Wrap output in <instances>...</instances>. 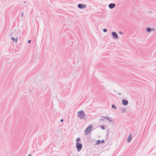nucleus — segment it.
I'll return each mask as SVG.
<instances>
[{
	"label": "nucleus",
	"instance_id": "1",
	"mask_svg": "<svg viewBox=\"0 0 156 156\" xmlns=\"http://www.w3.org/2000/svg\"><path fill=\"white\" fill-rule=\"evenodd\" d=\"M78 117L81 119H86L87 117L83 110L78 111L77 114Z\"/></svg>",
	"mask_w": 156,
	"mask_h": 156
},
{
	"label": "nucleus",
	"instance_id": "2",
	"mask_svg": "<svg viewBox=\"0 0 156 156\" xmlns=\"http://www.w3.org/2000/svg\"><path fill=\"white\" fill-rule=\"evenodd\" d=\"M93 129V126L92 125H90L85 130V134L87 135Z\"/></svg>",
	"mask_w": 156,
	"mask_h": 156
},
{
	"label": "nucleus",
	"instance_id": "3",
	"mask_svg": "<svg viewBox=\"0 0 156 156\" xmlns=\"http://www.w3.org/2000/svg\"><path fill=\"white\" fill-rule=\"evenodd\" d=\"M76 147L78 151H80L82 147V145L81 143H76Z\"/></svg>",
	"mask_w": 156,
	"mask_h": 156
},
{
	"label": "nucleus",
	"instance_id": "4",
	"mask_svg": "<svg viewBox=\"0 0 156 156\" xmlns=\"http://www.w3.org/2000/svg\"><path fill=\"white\" fill-rule=\"evenodd\" d=\"M78 7L81 9H84L86 8L87 6L85 4H79L77 5Z\"/></svg>",
	"mask_w": 156,
	"mask_h": 156
},
{
	"label": "nucleus",
	"instance_id": "5",
	"mask_svg": "<svg viewBox=\"0 0 156 156\" xmlns=\"http://www.w3.org/2000/svg\"><path fill=\"white\" fill-rule=\"evenodd\" d=\"M112 35L113 38L117 39L118 38V35L116 32H112Z\"/></svg>",
	"mask_w": 156,
	"mask_h": 156
},
{
	"label": "nucleus",
	"instance_id": "6",
	"mask_svg": "<svg viewBox=\"0 0 156 156\" xmlns=\"http://www.w3.org/2000/svg\"><path fill=\"white\" fill-rule=\"evenodd\" d=\"M102 118L108 120L109 121L111 122H112V119L111 118L109 117L108 116H102Z\"/></svg>",
	"mask_w": 156,
	"mask_h": 156
},
{
	"label": "nucleus",
	"instance_id": "7",
	"mask_svg": "<svg viewBox=\"0 0 156 156\" xmlns=\"http://www.w3.org/2000/svg\"><path fill=\"white\" fill-rule=\"evenodd\" d=\"M115 6V4L114 3H110L108 5V7L111 9H112L114 8Z\"/></svg>",
	"mask_w": 156,
	"mask_h": 156
},
{
	"label": "nucleus",
	"instance_id": "8",
	"mask_svg": "<svg viewBox=\"0 0 156 156\" xmlns=\"http://www.w3.org/2000/svg\"><path fill=\"white\" fill-rule=\"evenodd\" d=\"M132 137V135L131 134H130L128 137L127 141L128 142H129L131 141Z\"/></svg>",
	"mask_w": 156,
	"mask_h": 156
},
{
	"label": "nucleus",
	"instance_id": "9",
	"mask_svg": "<svg viewBox=\"0 0 156 156\" xmlns=\"http://www.w3.org/2000/svg\"><path fill=\"white\" fill-rule=\"evenodd\" d=\"M122 103L124 105H126L128 104V101L126 100H123Z\"/></svg>",
	"mask_w": 156,
	"mask_h": 156
},
{
	"label": "nucleus",
	"instance_id": "10",
	"mask_svg": "<svg viewBox=\"0 0 156 156\" xmlns=\"http://www.w3.org/2000/svg\"><path fill=\"white\" fill-rule=\"evenodd\" d=\"M76 143H79V142H81V140L80 137H78L76 139Z\"/></svg>",
	"mask_w": 156,
	"mask_h": 156
},
{
	"label": "nucleus",
	"instance_id": "11",
	"mask_svg": "<svg viewBox=\"0 0 156 156\" xmlns=\"http://www.w3.org/2000/svg\"><path fill=\"white\" fill-rule=\"evenodd\" d=\"M101 143V141L100 140H98L97 141L95 145H98L100 144Z\"/></svg>",
	"mask_w": 156,
	"mask_h": 156
},
{
	"label": "nucleus",
	"instance_id": "12",
	"mask_svg": "<svg viewBox=\"0 0 156 156\" xmlns=\"http://www.w3.org/2000/svg\"><path fill=\"white\" fill-rule=\"evenodd\" d=\"M146 31L149 32L151 31V29L150 28H148L146 29Z\"/></svg>",
	"mask_w": 156,
	"mask_h": 156
},
{
	"label": "nucleus",
	"instance_id": "13",
	"mask_svg": "<svg viewBox=\"0 0 156 156\" xmlns=\"http://www.w3.org/2000/svg\"><path fill=\"white\" fill-rule=\"evenodd\" d=\"M121 111L122 112H125L126 111V110L124 108H121Z\"/></svg>",
	"mask_w": 156,
	"mask_h": 156
},
{
	"label": "nucleus",
	"instance_id": "14",
	"mask_svg": "<svg viewBox=\"0 0 156 156\" xmlns=\"http://www.w3.org/2000/svg\"><path fill=\"white\" fill-rule=\"evenodd\" d=\"M112 108L115 109H116V106L114 105H112Z\"/></svg>",
	"mask_w": 156,
	"mask_h": 156
},
{
	"label": "nucleus",
	"instance_id": "15",
	"mask_svg": "<svg viewBox=\"0 0 156 156\" xmlns=\"http://www.w3.org/2000/svg\"><path fill=\"white\" fill-rule=\"evenodd\" d=\"M103 32H107V29H103Z\"/></svg>",
	"mask_w": 156,
	"mask_h": 156
},
{
	"label": "nucleus",
	"instance_id": "16",
	"mask_svg": "<svg viewBox=\"0 0 156 156\" xmlns=\"http://www.w3.org/2000/svg\"><path fill=\"white\" fill-rule=\"evenodd\" d=\"M18 37H16L15 38V42L16 43V42H17V41H18Z\"/></svg>",
	"mask_w": 156,
	"mask_h": 156
},
{
	"label": "nucleus",
	"instance_id": "17",
	"mask_svg": "<svg viewBox=\"0 0 156 156\" xmlns=\"http://www.w3.org/2000/svg\"><path fill=\"white\" fill-rule=\"evenodd\" d=\"M101 128L103 129H105V126H101Z\"/></svg>",
	"mask_w": 156,
	"mask_h": 156
},
{
	"label": "nucleus",
	"instance_id": "18",
	"mask_svg": "<svg viewBox=\"0 0 156 156\" xmlns=\"http://www.w3.org/2000/svg\"><path fill=\"white\" fill-rule=\"evenodd\" d=\"M11 38L12 40L13 41H14L15 39L13 37H12Z\"/></svg>",
	"mask_w": 156,
	"mask_h": 156
},
{
	"label": "nucleus",
	"instance_id": "19",
	"mask_svg": "<svg viewBox=\"0 0 156 156\" xmlns=\"http://www.w3.org/2000/svg\"><path fill=\"white\" fill-rule=\"evenodd\" d=\"M23 16V13L22 12L21 14V17L22 18Z\"/></svg>",
	"mask_w": 156,
	"mask_h": 156
},
{
	"label": "nucleus",
	"instance_id": "20",
	"mask_svg": "<svg viewBox=\"0 0 156 156\" xmlns=\"http://www.w3.org/2000/svg\"><path fill=\"white\" fill-rule=\"evenodd\" d=\"M119 34H122V31H119Z\"/></svg>",
	"mask_w": 156,
	"mask_h": 156
},
{
	"label": "nucleus",
	"instance_id": "21",
	"mask_svg": "<svg viewBox=\"0 0 156 156\" xmlns=\"http://www.w3.org/2000/svg\"><path fill=\"white\" fill-rule=\"evenodd\" d=\"M101 142L102 143H104L105 142V141L104 140H101Z\"/></svg>",
	"mask_w": 156,
	"mask_h": 156
},
{
	"label": "nucleus",
	"instance_id": "22",
	"mask_svg": "<svg viewBox=\"0 0 156 156\" xmlns=\"http://www.w3.org/2000/svg\"><path fill=\"white\" fill-rule=\"evenodd\" d=\"M28 42L29 44L30 43V42H31V40H28Z\"/></svg>",
	"mask_w": 156,
	"mask_h": 156
},
{
	"label": "nucleus",
	"instance_id": "23",
	"mask_svg": "<svg viewBox=\"0 0 156 156\" xmlns=\"http://www.w3.org/2000/svg\"><path fill=\"white\" fill-rule=\"evenodd\" d=\"M63 121V119H62L61 120V122H62Z\"/></svg>",
	"mask_w": 156,
	"mask_h": 156
},
{
	"label": "nucleus",
	"instance_id": "24",
	"mask_svg": "<svg viewBox=\"0 0 156 156\" xmlns=\"http://www.w3.org/2000/svg\"><path fill=\"white\" fill-rule=\"evenodd\" d=\"M119 95H121V93H119Z\"/></svg>",
	"mask_w": 156,
	"mask_h": 156
},
{
	"label": "nucleus",
	"instance_id": "25",
	"mask_svg": "<svg viewBox=\"0 0 156 156\" xmlns=\"http://www.w3.org/2000/svg\"><path fill=\"white\" fill-rule=\"evenodd\" d=\"M101 120H103V119H101Z\"/></svg>",
	"mask_w": 156,
	"mask_h": 156
},
{
	"label": "nucleus",
	"instance_id": "26",
	"mask_svg": "<svg viewBox=\"0 0 156 156\" xmlns=\"http://www.w3.org/2000/svg\"><path fill=\"white\" fill-rule=\"evenodd\" d=\"M28 156H31L30 155H29Z\"/></svg>",
	"mask_w": 156,
	"mask_h": 156
}]
</instances>
